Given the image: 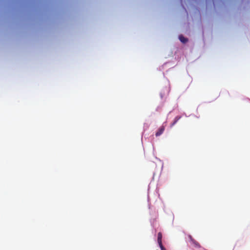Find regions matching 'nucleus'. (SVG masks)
Segmentation results:
<instances>
[{"label":"nucleus","mask_w":250,"mask_h":250,"mask_svg":"<svg viewBox=\"0 0 250 250\" xmlns=\"http://www.w3.org/2000/svg\"><path fill=\"white\" fill-rule=\"evenodd\" d=\"M189 238L192 245L196 249L200 248L201 247L200 244L198 242L194 240L191 236H189Z\"/></svg>","instance_id":"obj_1"},{"label":"nucleus","mask_w":250,"mask_h":250,"mask_svg":"<svg viewBox=\"0 0 250 250\" xmlns=\"http://www.w3.org/2000/svg\"><path fill=\"white\" fill-rule=\"evenodd\" d=\"M165 129V126L164 125H162L158 130V131L155 133V136L156 137H158L162 134Z\"/></svg>","instance_id":"obj_2"},{"label":"nucleus","mask_w":250,"mask_h":250,"mask_svg":"<svg viewBox=\"0 0 250 250\" xmlns=\"http://www.w3.org/2000/svg\"><path fill=\"white\" fill-rule=\"evenodd\" d=\"M179 39L180 41L184 43H186V42H188V40L187 38H185V37H184L183 35H180V36H179Z\"/></svg>","instance_id":"obj_3"},{"label":"nucleus","mask_w":250,"mask_h":250,"mask_svg":"<svg viewBox=\"0 0 250 250\" xmlns=\"http://www.w3.org/2000/svg\"><path fill=\"white\" fill-rule=\"evenodd\" d=\"M157 242L158 244L162 243V234L161 232L158 233Z\"/></svg>","instance_id":"obj_4"},{"label":"nucleus","mask_w":250,"mask_h":250,"mask_svg":"<svg viewBox=\"0 0 250 250\" xmlns=\"http://www.w3.org/2000/svg\"><path fill=\"white\" fill-rule=\"evenodd\" d=\"M181 118V116H176L173 122L171 124V126H173L178 121V120Z\"/></svg>","instance_id":"obj_5"},{"label":"nucleus","mask_w":250,"mask_h":250,"mask_svg":"<svg viewBox=\"0 0 250 250\" xmlns=\"http://www.w3.org/2000/svg\"><path fill=\"white\" fill-rule=\"evenodd\" d=\"M158 244L161 250H166V248L163 246L162 243Z\"/></svg>","instance_id":"obj_6"}]
</instances>
